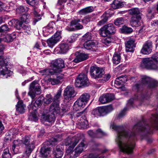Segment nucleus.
I'll return each mask as SVG.
<instances>
[{"instance_id":"27","label":"nucleus","mask_w":158,"mask_h":158,"mask_svg":"<svg viewBox=\"0 0 158 158\" xmlns=\"http://www.w3.org/2000/svg\"><path fill=\"white\" fill-rule=\"evenodd\" d=\"M125 2L122 0H114L111 4V6L114 9L122 8L124 6Z\"/></svg>"},{"instance_id":"40","label":"nucleus","mask_w":158,"mask_h":158,"mask_svg":"<svg viewBox=\"0 0 158 158\" xmlns=\"http://www.w3.org/2000/svg\"><path fill=\"white\" fill-rule=\"evenodd\" d=\"M9 58L7 56H2L0 57V64L4 66H8V64L9 61Z\"/></svg>"},{"instance_id":"30","label":"nucleus","mask_w":158,"mask_h":158,"mask_svg":"<svg viewBox=\"0 0 158 158\" xmlns=\"http://www.w3.org/2000/svg\"><path fill=\"white\" fill-rule=\"evenodd\" d=\"M16 111L20 113L23 114L25 112V108L26 107L22 101H19L16 106Z\"/></svg>"},{"instance_id":"51","label":"nucleus","mask_w":158,"mask_h":158,"mask_svg":"<svg viewBox=\"0 0 158 158\" xmlns=\"http://www.w3.org/2000/svg\"><path fill=\"white\" fill-rule=\"evenodd\" d=\"M31 140V139L30 137L28 136H25L23 138L22 140V143H23L25 145H28L29 144L30 141Z\"/></svg>"},{"instance_id":"62","label":"nucleus","mask_w":158,"mask_h":158,"mask_svg":"<svg viewBox=\"0 0 158 158\" xmlns=\"http://www.w3.org/2000/svg\"><path fill=\"white\" fill-rule=\"evenodd\" d=\"M102 42L105 44L108 45L111 43L110 39L109 38H105L102 40Z\"/></svg>"},{"instance_id":"23","label":"nucleus","mask_w":158,"mask_h":158,"mask_svg":"<svg viewBox=\"0 0 158 158\" xmlns=\"http://www.w3.org/2000/svg\"><path fill=\"white\" fill-rule=\"evenodd\" d=\"M131 25L132 27H138L143 25L141 17H132L130 21Z\"/></svg>"},{"instance_id":"58","label":"nucleus","mask_w":158,"mask_h":158,"mask_svg":"<svg viewBox=\"0 0 158 158\" xmlns=\"http://www.w3.org/2000/svg\"><path fill=\"white\" fill-rule=\"evenodd\" d=\"M84 158H104L103 156H99L98 155L90 154L88 156H85Z\"/></svg>"},{"instance_id":"49","label":"nucleus","mask_w":158,"mask_h":158,"mask_svg":"<svg viewBox=\"0 0 158 158\" xmlns=\"http://www.w3.org/2000/svg\"><path fill=\"white\" fill-rule=\"evenodd\" d=\"M125 20L123 18L120 17L117 18L114 20V23L117 26H119L124 23Z\"/></svg>"},{"instance_id":"25","label":"nucleus","mask_w":158,"mask_h":158,"mask_svg":"<svg viewBox=\"0 0 158 158\" xmlns=\"http://www.w3.org/2000/svg\"><path fill=\"white\" fill-rule=\"evenodd\" d=\"M22 143V141L21 140L17 139L13 141V145L11 149L14 154H17L19 152L18 148L16 147L19 146Z\"/></svg>"},{"instance_id":"13","label":"nucleus","mask_w":158,"mask_h":158,"mask_svg":"<svg viewBox=\"0 0 158 158\" xmlns=\"http://www.w3.org/2000/svg\"><path fill=\"white\" fill-rule=\"evenodd\" d=\"M88 79L87 75L84 73H81L77 77L75 82V85L77 87H80L87 84Z\"/></svg>"},{"instance_id":"15","label":"nucleus","mask_w":158,"mask_h":158,"mask_svg":"<svg viewBox=\"0 0 158 158\" xmlns=\"http://www.w3.org/2000/svg\"><path fill=\"white\" fill-rule=\"evenodd\" d=\"M69 50V46L68 44L62 43L59 45L54 49V52L55 54H65Z\"/></svg>"},{"instance_id":"50","label":"nucleus","mask_w":158,"mask_h":158,"mask_svg":"<svg viewBox=\"0 0 158 158\" xmlns=\"http://www.w3.org/2000/svg\"><path fill=\"white\" fill-rule=\"evenodd\" d=\"M83 39L85 42L92 41L91 33L89 32L86 33L84 35H83Z\"/></svg>"},{"instance_id":"16","label":"nucleus","mask_w":158,"mask_h":158,"mask_svg":"<svg viewBox=\"0 0 158 158\" xmlns=\"http://www.w3.org/2000/svg\"><path fill=\"white\" fill-rule=\"evenodd\" d=\"M152 42L150 41H147L143 45L140 52L143 54H149L152 51Z\"/></svg>"},{"instance_id":"6","label":"nucleus","mask_w":158,"mask_h":158,"mask_svg":"<svg viewBox=\"0 0 158 158\" xmlns=\"http://www.w3.org/2000/svg\"><path fill=\"white\" fill-rule=\"evenodd\" d=\"M116 31L115 28L112 24L110 23L103 26L99 30L100 35L106 37L110 35L114 34Z\"/></svg>"},{"instance_id":"11","label":"nucleus","mask_w":158,"mask_h":158,"mask_svg":"<svg viewBox=\"0 0 158 158\" xmlns=\"http://www.w3.org/2000/svg\"><path fill=\"white\" fill-rule=\"evenodd\" d=\"M135 41L134 39L130 38L125 43L126 51L127 53V55L128 54L129 56H127V57H129L134 51V48L135 47Z\"/></svg>"},{"instance_id":"56","label":"nucleus","mask_w":158,"mask_h":158,"mask_svg":"<svg viewBox=\"0 0 158 158\" xmlns=\"http://www.w3.org/2000/svg\"><path fill=\"white\" fill-rule=\"evenodd\" d=\"M92 114L95 117L101 116L99 107L94 109L92 112Z\"/></svg>"},{"instance_id":"37","label":"nucleus","mask_w":158,"mask_h":158,"mask_svg":"<svg viewBox=\"0 0 158 158\" xmlns=\"http://www.w3.org/2000/svg\"><path fill=\"white\" fill-rule=\"evenodd\" d=\"M54 155L55 158H61L63 152L61 151L59 146L58 145L56 146V149L54 152Z\"/></svg>"},{"instance_id":"32","label":"nucleus","mask_w":158,"mask_h":158,"mask_svg":"<svg viewBox=\"0 0 158 158\" xmlns=\"http://www.w3.org/2000/svg\"><path fill=\"white\" fill-rule=\"evenodd\" d=\"M41 100L39 98H38L34 104L31 103V105H29L28 108L29 110H36L37 108L41 105Z\"/></svg>"},{"instance_id":"9","label":"nucleus","mask_w":158,"mask_h":158,"mask_svg":"<svg viewBox=\"0 0 158 158\" xmlns=\"http://www.w3.org/2000/svg\"><path fill=\"white\" fill-rule=\"evenodd\" d=\"M37 85V82L34 81L30 85L28 94L32 99L35 98V94H39L41 92L40 86Z\"/></svg>"},{"instance_id":"5","label":"nucleus","mask_w":158,"mask_h":158,"mask_svg":"<svg viewBox=\"0 0 158 158\" xmlns=\"http://www.w3.org/2000/svg\"><path fill=\"white\" fill-rule=\"evenodd\" d=\"M158 53L156 52L151 58L143 59L141 64L142 68L155 70L158 68Z\"/></svg>"},{"instance_id":"64","label":"nucleus","mask_w":158,"mask_h":158,"mask_svg":"<svg viewBox=\"0 0 158 158\" xmlns=\"http://www.w3.org/2000/svg\"><path fill=\"white\" fill-rule=\"evenodd\" d=\"M59 73H55L54 75H56V79H58L59 80V82L60 83V80L63 78V75Z\"/></svg>"},{"instance_id":"12","label":"nucleus","mask_w":158,"mask_h":158,"mask_svg":"<svg viewBox=\"0 0 158 158\" xmlns=\"http://www.w3.org/2000/svg\"><path fill=\"white\" fill-rule=\"evenodd\" d=\"M85 109L83 110L81 112L77 113L76 114L77 117H79L82 114L83 115L80 117V121L78 123V127L80 129H85L87 128V121L86 120V118L84 114Z\"/></svg>"},{"instance_id":"28","label":"nucleus","mask_w":158,"mask_h":158,"mask_svg":"<svg viewBox=\"0 0 158 158\" xmlns=\"http://www.w3.org/2000/svg\"><path fill=\"white\" fill-rule=\"evenodd\" d=\"M129 13L133 17H141L142 14L139 8H132L128 10Z\"/></svg>"},{"instance_id":"20","label":"nucleus","mask_w":158,"mask_h":158,"mask_svg":"<svg viewBox=\"0 0 158 158\" xmlns=\"http://www.w3.org/2000/svg\"><path fill=\"white\" fill-rule=\"evenodd\" d=\"M60 102L54 101L50 105L49 108L50 113L56 114L60 112V108L59 106Z\"/></svg>"},{"instance_id":"46","label":"nucleus","mask_w":158,"mask_h":158,"mask_svg":"<svg viewBox=\"0 0 158 158\" xmlns=\"http://www.w3.org/2000/svg\"><path fill=\"white\" fill-rule=\"evenodd\" d=\"M121 31L123 33L126 34H129L133 31L132 29L130 27L124 26L121 29Z\"/></svg>"},{"instance_id":"24","label":"nucleus","mask_w":158,"mask_h":158,"mask_svg":"<svg viewBox=\"0 0 158 158\" xmlns=\"http://www.w3.org/2000/svg\"><path fill=\"white\" fill-rule=\"evenodd\" d=\"M86 104L79 98L74 104L73 109L76 111H77L81 109V108L84 107Z\"/></svg>"},{"instance_id":"63","label":"nucleus","mask_w":158,"mask_h":158,"mask_svg":"<svg viewBox=\"0 0 158 158\" xmlns=\"http://www.w3.org/2000/svg\"><path fill=\"white\" fill-rule=\"evenodd\" d=\"M127 109L125 108H124L123 110L119 114L118 117L119 118H122L126 114Z\"/></svg>"},{"instance_id":"36","label":"nucleus","mask_w":158,"mask_h":158,"mask_svg":"<svg viewBox=\"0 0 158 158\" xmlns=\"http://www.w3.org/2000/svg\"><path fill=\"white\" fill-rule=\"evenodd\" d=\"M18 29L19 30L22 29L24 33H27L28 34H31V32L30 27L28 25L23 24V23H22V25L19 27H18Z\"/></svg>"},{"instance_id":"33","label":"nucleus","mask_w":158,"mask_h":158,"mask_svg":"<svg viewBox=\"0 0 158 158\" xmlns=\"http://www.w3.org/2000/svg\"><path fill=\"white\" fill-rule=\"evenodd\" d=\"M112 60L114 64L116 65L118 64L121 60L120 53L116 52H115L113 55Z\"/></svg>"},{"instance_id":"38","label":"nucleus","mask_w":158,"mask_h":158,"mask_svg":"<svg viewBox=\"0 0 158 158\" xmlns=\"http://www.w3.org/2000/svg\"><path fill=\"white\" fill-rule=\"evenodd\" d=\"M93 10V7L89 6L79 11V13L82 15H85L91 12Z\"/></svg>"},{"instance_id":"22","label":"nucleus","mask_w":158,"mask_h":158,"mask_svg":"<svg viewBox=\"0 0 158 158\" xmlns=\"http://www.w3.org/2000/svg\"><path fill=\"white\" fill-rule=\"evenodd\" d=\"M101 116H104L110 113L113 110L111 105L99 107Z\"/></svg>"},{"instance_id":"17","label":"nucleus","mask_w":158,"mask_h":158,"mask_svg":"<svg viewBox=\"0 0 158 158\" xmlns=\"http://www.w3.org/2000/svg\"><path fill=\"white\" fill-rule=\"evenodd\" d=\"M114 95L113 94L107 93L100 96L99 98V101L102 104H105L112 101L114 99Z\"/></svg>"},{"instance_id":"35","label":"nucleus","mask_w":158,"mask_h":158,"mask_svg":"<svg viewBox=\"0 0 158 158\" xmlns=\"http://www.w3.org/2000/svg\"><path fill=\"white\" fill-rule=\"evenodd\" d=\"M16 37L15 34L13 33L8 34L5 37L2 39V41L6 42L8 43L12 42Z\"/></svg>"},{"instance_id":"10","label":"nucleus","mask_w":158,"mask_h":158,"mask_svg":"<svg viewBox=\"0 0 158 158\" xmlns=\"http://www.w3.org/2000/svg\"><path fill=\"white\" fill-rule=\"evenodd\" d=\"M141 79V84L139 85L137 84V86H140L141 85H148V87L153 88L157 85V82L148 77L146 76H143Z\"/></svg>"},{"instance_id":"53","label":"nucleus","mask_w":158,"mask_h":158,"mask_svg":"<svg viewBox=\"0 0 158 158\" xmlns=\"http://www.w3.org/2000/svg\"><path fill=\"white\" fill-rule=\"evenodd\" d=\"M2 156L3 158H11V154L9 153L8 149L4 150Z\"/></svg>"},{"instance_id":"52","label":"nucleus","mask_w":158,"mask_h":158,"mask_svg":"<svg viewBox=\"0 0 158 158\" xmlns=\"http://www.w3.org/2000/svg\"><path fill=\"white\" fill-rule=\"evenodd\" d=\"M27 2L29 5L35 6L38 4V0H26Z\"/></svg>"},{"instance_id":"47","label":"nucleus","mask_w":158,"mask_h":158,"mask_svg":"<svg viewBox=\"0 0 158 158\" xmlns=\"http://www.w3.org/2000/svg\"><path fill=\"white\" fill-rule=\"evenodd\" d=\"M62 90L61 89H59L57 92L55 94L53 98V102H59V99L61 97Z\"/></svg>"},{"instance_id":"31","label":"nucleus","mask_w":158,"mask_h":158,"mask_svg":"<svg viewBox=\"0 0 158 158\" xmlns=\"http://www.w3.org/2000/svg\"><path fill=\"white\" fill-rule=\"evenodd\" d=\"M49 113L48 114L43 115V118L46 121L49 122H54L55 120V114L51 113Z\"/></svg>"},{"instance_id":"61","label":"nucleus","mask_w":158,"mask_h":158,"mask_svg":"<svg viewBox=\"0 0 158 158\" xmlns=\"http://www.w3.org/2000/svg\"><path fill=\"white\" fill-rule=\"evenodd\" d=\"M41 49V48H40V43L38 42H36L33 48V51H36V50H38Z\"/></svg>"},{"instance_id":"4","label":"nucleus","mask_w":158,"mask_h":158,"mask_svg":"<svg viewBox=\"0 0 158 158\" xmlns=\"http://www.w3.org/2000/svg\"><path fill=\"white\" fill-rule=\"evenodd\" d=\"M93 19L92 17L90 16H85L81 21L79 18L74 19L71 20L69 25L66 27L65 29L69 31L82 29L83 28V26L79 22L81 21L83 23L86 24L89 22L92 21Z\"/></svg>"},{"instance_id":"34","label":"nucleus","mask_w":158,"mask_h":158,"mask_svg":"<svg viewBox=\"0 0 158 158\" xmlns=\"http://www.w3.org/2000/svg\"><path fill=\"white\" fill-rule=\"evenodd\" d=\"M109 16V14L108 13H105L101 17V20L98 23V26H101L107 22Z\"/></svg>"},{"instance_id":"1","label":"nucleus","mask_w":158,"mask_h":158,"mask_svg":"<svg viewBox=\"0 0 158 158\" xmlns=\"http://www.w3.org/2000/svg\"><path fill=\"white\" fill-rule=\"evenodd\" d=\"M143 121H141L135 124L132 131L123 129V126L116 125L114 123H111L110 127L118 132L117 137L116 141L122 152L127 153H131L133 152L135 147V135L138 132L142 131L149 132L151 127L158 129V117L154 118L151 127L146 126L144 127L143 125Z\"/></svg>"},{"instance_id":"45","label":"nucleus","mask_w":158,"mask_h":158,"mask_svg":"<svg viewBox=\"0 0 158 158\" xmlns=\"http://www.w3.org/2000/svg\"><path fill=\"white\" fill-rule=\"evenodd\" d=\"M90 98V95L89 93H84L82 94L79 97L82 100L86 103L89 101Z\"/></svg>"},{"instance_id":"29","label":"nucleus","mask_w":158,"mask_h":158,"mask_svg":"<svg viewBox=\"0 0 158 158\" xmlns=\"http://www.w3.org/2000/svg\"><path fill=\"white\" fill-rule=\"evenodd\" d=\"M50 152V148L46 146H43L40 150V156L42 158H46L48 157Z\"/></svg>"},{"instance_id":"48","label":"nucleus","mask_w":158,"mask_h":158,"mask_svg":"<svg viewBox=\"0 0 158 158\" xmlns=\"http://www.w3.org/2000/svg\"><path fill=\"white\" fill-rule=\"evenodd\" d=\"M28 10V8L26 6H21L18 7L16 9V14H20L23 12H27Z\"/></svg>"},{"instance_id":"2","label":"nucleus","mask_w":158,"mask_h":158,"mask_svg":"<svg viewBox=\"0 0 158 158\" xmlns=\"http://www.w3.org/2000/svg\"><path fill=\"white\" fill-rule=\"evenodd\" d=\"M84 136L83 134H77L72 139L68 138L65 140L64 144L66 148V154L69 155L70 158H75L86 148L85 145L83 142H81L78 146L73 150L75 146L81 139L83 140Z\"/></svg>"},{"instance_id":"60","label":"nucleus","mask_w":158,"mask_h":158,"mask_svg":"<svg viewBox=\"0 0 158 158\" xmlns=\"http://www.w3.org/2000/svg\"><path fill=\"white\" fill-rule=\"evenodd\" d=\"M118 78L119 79L122 83L125 82L127 81V79L126 75L121 76Z\"/></svg>"},{"instance_id":"14","label":"nucleus","mask_w":158,"mask_h":158,"mask_svg":"<svg viewBox=\"0 0 158 158\" xmlns=\"http://www.w3.org/2000/svg\"><path fill=\"white\" fill-rule=\"evenodd\" d=\"M61 32L57 31L51 38L48 39L47 43L48 45L50 48H52L61 38Z\"/></svg>"},{"instance_id":"44","label":"nucleus","mask_w":158,"mask_h":158,"mask_svg":"<svg viewBox=\"0 0 158 158\" xmlns=\"http://www.w3.org/2000/svg\"><path fill=\"white\" fill-rule=\"evenodd\" d=\"M8 24L10 25L16 26L18 29V27H19L22 25V22L17 19H13L10 21Z\"/></svg>"},{"instance_id":"19","label":"nucleus","mask_w":158,"mask_h":158,"mask_svg":"<svg viewBox=\"0 0 158 158\" xmlns=\"http://www.w3.org/2000/svg\"><path fill=\"white\" fill-rule=\"evenodd\" d=\"M55 24L54 21L49 23L48 25L43 28V34L44 36H48L52 32L53 27Z\"/></svg>"},{"instance_id":"41","label":"nucleus","mask_w":158,"mask_h":158,"mask_svg":"<svg viewBox=\"0 0 158 158\" xmlns=\"http://www.w3.org/2000/svg\"><path fill=\"white\" fill-rule=\"evenodd\" d=\"M30 15L29 14L25 13L22 15L21 17V21L20 22L22 23L24 22L26 23H28L30 21Z\"/></svg>"},{"instance_id":"18","label":"nucleus","mask_w":158,"mask_h":158,"mask_svg":"<svg viewBox=\"0 0 158 158\" xmlns=\"http://www.w3.org/2000/svg\"><path fill=\"white\" fill-rule=\"evenodd\" d=\"M76 57L73 61L75 63H78L86 60L88 58L87 54L81 52V51H77L75 53Z\"/></svg>"},{"instance_id":"55","label":"nucleus","mask_w":158,"mask_h":158,"mask_svg":"<svg viewBox=\"0 0 158 158\" xmlns=\"http://www.w3.org/2000/svg\"><path fill=\"white\" fill-rule=\"evenodd\" d=\"M48 80L49 82L53 85L58 84L60 83L59 80L56 79V78H50Z\"/></svg>"},{"instance_id":"39","label":"nucleus","mask_w":158,"mask_h":158,"mask_svg":"<svg viewBox=\"0 0 158 158\" xmlns=\"http://www.w3.org/2000/svg\"><path fill=\"white\" fill-rule=\"evenodd\" d=\"M83 45L84 48L87 50H90L95 46V43L92 41L86 42Z\"/></svg>"},{"instance_id":"21","label":"nucleus","mask_w":158,"mask_h":158,"mask_svg":"<svg viewBox=\"0 0 158 158\" xmlns=\"http://www.w3.org/2000/svg\"><path fill=\"white\" fill-rule=\"evenodd\" d=\"M87 133L89 135L92 137L100 138L106 135V134L100 129H97L95 133H94L91 130L89 131Z\"/></svg>"},{"instance_id":"57","label":"nucleus","mask_w":158,"mask_h":158,"mask_svg":"<svg viewBox=\"0 0 158 158\" xmlns=\"http://www.w3.org/2000/svg\"><path fill=\"white\" fill-rule=\"evenodd\" d=\"M77 37L76 34H73L69 38L68 41L69 43H73L77 40Z\"/></svg>"},{"instance_id":"43","label":"nucleus","mask_w":158,"mask_h":158,"mask_svg":"<svg viewBox=\"0 0 158 158\" xmlns=\"http://www.w3.org/2000/svg\"><path fill=\"white\" fill-rule=\"evenodd\" d=\"M52 101L53 102V99L50 94H47L44 99V103L47 104H50Z\"/></svg>"},{"instance_id":"7","label":"nucleus","mask_w":158,"mask_h":158,"mask_svg":"<svg viewBox=\"0 0 158 158\" xmlns=\"http://www.w3.org/2000/svg\"><path fill=\"white\" fill-rule=\"evenodd\" d=\"M90 73L92 77L95 79L98 78L102 77L104 74V71L102 68L92 65L90 68Z\"/></svg>"},{"instance_id":"54","label":"nucleus","mask_w":158,"mask_h":158,"mask_svg":"<svg viewBox=\"0 0 158 158\" xmlns=\"http://www.w3.org/2000/svg\"><path fill=\"white\" fill-rule=\"evenodd\" d=\"M111 76L109 74H104L102 76V82H105L108 81L110 78Z\"/></svg>"},{"instance_id":"3","label":"nucleus","mask_w":158,"mask_h":158,"mask_svg":"<svg viewBox=\"0 0 158 158\" xmlns=\"http://www.w3.org/2000/svg\"><path fill=\"white\" fill-rule=\"evenodd\" d=\"M64 66V61L61 58H59L53 60L52 63V69H45L39 71L40 74L42 75L50 76L55 73H60L61 72V69Z\"/></svg>"},{"instance_id":"59","label":"nucleus","mask_w":158,"mask_h":158,"mask_svg":"<svg viewBox=\"0 0 158 158\" xmlns=\"http://www.w3.org/2000/svg\"><path fill=\"white\" fill-rule=\"evenodd\" d=\"M0 28L3 33L7 31H8L9 30V28L8 27V26L6 24L2 25L0 27Z\"/></svg>"},{"instance_id":"8","label":"nucleus","mask_w":158,"mask_h":158,"mask_svg":"<svg viewBox=\"0 0 158 158\" xmlns=\"http://www.w3.org/2000/svg\"><path fill=\"white\" fill-rule=\"evenodd\" d=\"M76 95L73 87L68 86L65 89L63 94L64 100L65 102H68Z\"/></svg>"},{"instance_id":"42","label":"nucleus","mask_w":158,"mask_h":158,"mask_svg":"<svg viewBox=\"0 0 158 158\" xmlns=\"http://www.w3.org/2000/svg\"><path fill=\"white\" fill-rule=\"evenodd\" d=\"M36 110H33V111L31 113L29 116V119L30 120L34 121H36L38 120V118L37 116Z\"/></svg>"},{"instance_id":"26","label":"nucleus","mask_w":158,"mask_h":158,"mask_svg":"<svg viewBox=\"0 0 158 158\" xmlns=\"http://www.w3.org/2000/svg\"><path fill=\"white\" fill-rule=\"evenodd\" d=\"M35 143L34 141L32 142L31 143H30L27 145L26 147L25 151L23 154L29 157L31 152L34 148V144Z\"/></svg>"}]
</instances>
